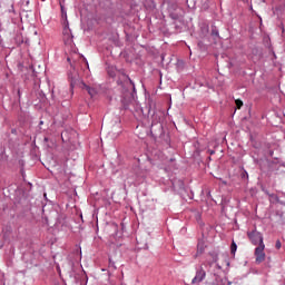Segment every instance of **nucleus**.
Listing matches in <instances>:
<instances>
[{
  "label": "nucleus",
  "mask_w": 285,
  "mask_h": 285,
  "mask_svg": "<svg viewBox=\"0 0 285 285\" xmlns=\"http://www.w3.org/2000/svg\"><path fill=\"white\" fill-rule=\"evenodd\" d=\"M109 266L116 268L115 263L111 259H109Z\"/></svg>",
  "instance_id": "nucleus-9"
},
{
  "label": "nucleus",
  "mask_w": 285,
  "mask_h": 285,
  "mask_svg": "<svg viewBox=\"0 0 285 285\" xmlns=\"http://www.w3.org/2000/svg\"><path fill=\"white\" fill-rule=\"evenodd\" d=\"M271 197H275V199L279 203V197L278 196H276V195H271Z\"/></svg>",
  "instance_id": "nucleus-10"
},
{
  "label": "nucleus",
  "mask_w": 285,
  "mask_h": 285,
  "mask_svg": "<svg viewBox=\"0 0 285 285\" xmlns=\"http://www.w3.org/2000/svg\"><path fill=\"white\" fill-rule=\"evenodd\" d=\"M82 89L87 90V92H89V96L91 97H95L97 95V90L87 86L86 83H82Z\"/></svg>",
  "instance_id": "nucleus-4"
},
{
  "label": "nucleus",
  "mask_w": 285,
  "mask_h": 285,
  "mask_svg": "<svg viewBox=\"0 0 285 285\" xmlns=\"http://www.w3.org/2000/svg\"><path fill=\"white\" fill-rule=\"evenodd\" d=\"M276 248H277V249H281V248H282V243H281V240H277V242H276Z\"/></svg>",
  "instance_id": "nucleus-8"
},
{
  "label": "nucleus",
  "mask_w": 285,
  "mask_h": 285,
  "mask_svg": "<svg viewBox=\"0 0 285 285\" xmlns=\"http://www.w3.org/2000/svg\"><path fill=\"white\" fill-rule=\"evenodd\" d=\"M236 106H237L238 109H240L242 106H243V101L239 100V99H237V100H236Z\"/></svg>",
  "instance_id": "nucleus-7"
},
{
  "label": "nucleus",
  "mask_w": 285,
  "mask_h": 285,
  "mask_svg": "<svg viewBox=\"0 0 285 285\" xmlns=\"http://www.w3.org/2000/svg\"><path fill=\"white\" fill-rule=\"evenodd\" d=\"M256 263L262 264L266 259L265 244L258 245L255 249Z\"/></svg>",
  "instance_id": "nucleus-2"
},
{
  "label": "nucleus",
  "mask_w": 285,
  "mask_h": 285,
  "mask_svg": "<svg viewBox=\"0 0 285 285\" xmlns=\"http://www.w3.org/2000/svg\"><path fill=\"white\" fill-rule=\"evenodd\" d=\"M63 33H65L66 43H71L72 42V36L70 33V30L68 28H66Z\"/></svg>",
  "instance_id": "nucleus-5"
},
{
  "label": "nucleus",
  "mask_w": 285,
  "mask_h": 285,
  "mask_svg": "<svg viewBox=\"0 0 285 285\" xmlns=\"http://www.w3.org/2000/svg\"><path fill=\"white\" fill-rule=\"evenodd\" d=\"M209 155H210V156L215 155V151H214V150H210V151H209Z\"/></svg>",
  "instance_id": "nucleus-11"
},
{
  "label": "nucleus",
  "mask_w": 285,
  "mask_h": 285,
  "mask_svg": "<svg viewBox=\"0 0 285 285\" xmlns=\"http://www.w3.org/2000/svg\"><path fill=\"white\" fill-rule=\"evenodd\" d=\"M248 237H249L252 244L255 245V246H257V245L259 246V245L265 244L264 238H263V234L261 232L256 230V229L249 232Z\"/></svg>",
  "instance_id": "nucleus-1"
},
{
  "label": "nucleus",
  "mask_w": 285,
  "mask_h": 285,
  "mask_svg": "<svg viewBox=\"0 0 285 285\" xmlns=\"http://www.w3.org/2000/svg\"><path fill=\"white\" fill-rule=\"evenodd\" d=\"M236 250H237V245H236L235 240H233V243L230 245V253L233 255H235Z\"/></svg>",
  "instance_id": "nucleus-6"
},
{
  "label": "nucleus",
  "mask_w": 285,
  "mask_h": 285,
  "mask_svg": "<svg viewBox=\"0 0 285 285\" xmlns=\"http://www.w3.org/2000/svg\"><path fill=\"white\" fill-rule=\"evenodd\" d=\"M205 277H206V273H205L204 268L200 267V268L196 272V276H195L194 279L191 281V284H198V283L203 282Z\"/></svg>",
  "instance_id": "nucleus-3"
}]
</instances>
